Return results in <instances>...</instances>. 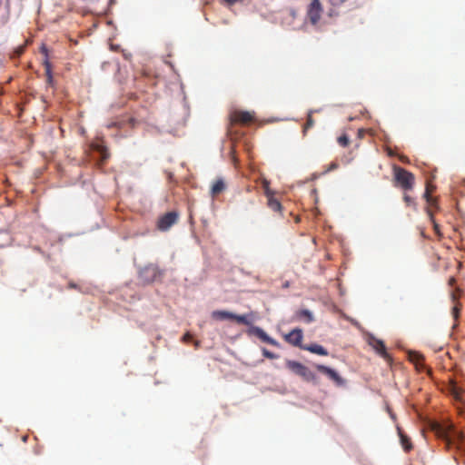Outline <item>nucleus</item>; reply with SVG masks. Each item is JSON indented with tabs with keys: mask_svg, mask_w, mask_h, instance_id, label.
<instances>
[{
	"mask_svg": "<svg viewBox=\"0 0 465 465\" xmlns=\"http://www.w3.org/2000/svg\"><path fill=\"white\" fill-rule=\"evenodd\" d=\"M394 185L401 187L404 192L412 190L415 177L412 173L398 165L393 166Z\"/></svg>",
	"mask_w": 465,
	"mask_h": 465,
	"instance_id": "obj_1",
	"label": "nucleus"
},
{
	"mask_svg": "<svg viewBox=\"0 0 465 465\" xmlns=\"http://www.w3.org/2000/svg\"><path fill=\"white\" fill-rule=\"evenodd\" d=\"M253 114L247 111H234L230 114V124L228 126L227 134L233 139L235 124H247L253 121Z\"/></svg>",
	"mask_w": 465,
	"mask_h": 465,
	"instance_id": "obj_2",
	"label": "nucleus"
},
{
	"mask_svg": "<svg viewBox=\"0 0 465 465\" xmlns=\"http://www.w3.org/2000/svg\"><path fill=\"white\" fill-rule=\"evenodd\" d=\"M252 314H244V315H237L232 312L227 311H213L212 312V317L214 320L223 321V320H233L238 323L250 325L251 320L250 317Z\"/></svg>",
	"mask_w": 465,
	"mask_h": 465,
	"instance_id": "obj_3",
	"label": "nucleus"
},
{
	"mask_svg": "<svg viewBox=\"0 0 465 465\" xmlns=\"http://www.w3.org/2000/svg\"><path fill=\"white\" fill-rule=\"evenodd\" d=\"M323 7L320 0H312L307 6L306 17L310 24L317 25L322 18Z\"/></svg>",
	"mask_w": 465,
	"mask_h": 465,
	"instance_id": "obj_4",
	"label": "nucleus"
},
{
	"mask_svg": "<svg viewBox=\"0 0 465 465\" xmlns=\"http://www.w3.org/2000/svg\"><path fill=\"white\" fill-rule=\"evenodd\" d=\"M178 213L176 212H169L161 216L157 223V228L160 231L169 230L174 223H177Z\"/></svg>",
	"mask_w": 465,
	"mask_h": 465,
	"instance_id": "obj_5",
	"label": "nucleus"
},
{
	"mask_svg": "<svg viewBox=\"0 0 465 465\" xmlns=\"http://www.w3.org/2000/svg\"><path fill=\"white\" fill-rule=\"evenodd\" d=\"M160 276V272L157 267L149 265L144 267L140 272V278L144 283H151Z\"/></svg>",
	"mask_w": 465,
	"mask_h": 465,
	"instance_id": "obj_6",
	"label": "nucleus"
},
{
	"mask_svg": "<svg viewBox=\"0 0 465 465\" xmlns=\"http://www.w3.org/2000/svg\"><path fill=\"white\" fill-rule=\"evenodd\" d=\"M303 338L302 331L299 328L293 329L289 333L284 335V340L292 346L303 349L304 345L302 344Z\"/></svg>",
	"mask_w": 465,
	"mask_h": 465,
	"instance_id": "obj_7",
	"label": "nucleus"
},
{
	"mask_svg": "<svg viewBox=\"0 0 465 465\" xmlns=\"http://www.w3.org/2000/svg\"><path fill=\"white\" fill-rule=\"evenodd\" d=\"M249 331L251 334H253L263 342H266L275 347L280 346V343L275 339L270 337L262 328L258 326H252Z\"/></svg>",
	"mask_w": 465,
	"mask_h": 465,
	"instance_id": "obj_8",
	"label": "nucleus"
},
{
	"mask_svg": "<svg viewBox=\"0 0 465 465\" xmlns=\"http://www.w3.org/2000/svg\"><path fill=\"white\" fill-rule=\"evenodd\" d=\"M316 369L322 372V374L328 376L331 380H332L337 385H342L343 380L342 378L331 368H329L325 365L318 364L316 365Z\"/></svg>",
	"mask_w": 465,
	"mask_h": 465,
	"instance_id": "obj_9",
	"label": "nucleus"
},
{
	"mask_svg": "<svg viewBox=\"0 0 465 465\" xmlns=\"http://www.w3.org/2000/svg\"><path fill=\"white\" fill-rule=\"evenodd\" d=\"M41 52L45 55L43 65L45 69L46 82L49 85H53L54 80L52 74V65L48 58V50L45 45H43L41 48Z\"/></svg>",
	"mask_w": 465,
	"mask_h": 465,
	"instance_id": "obj_10",
	"label": "nucleus"
},
{
	"mask_svg": "<svg viewBox=\"0 0 465 465\" xmlns=\"http://www.w3.org/2000/svg\"><path fill=\"white\" fill-rule=\"evenodd\" d=\"M369 344L375 350V351L380 354L384 359H388L389 355L386 351V347L384 342L381 340L371 337L370 339Z\"/></svg>",
	"mask_w": 465,
	"mask_h": 465,
	"instance_id": "obj_11",
	"label": "nucleus"
},
{
	"mask_svg": "<svg viewBox=\"0 0 465 465\" xmlns=\"http://www.w3.org/2000/svg\"><path fill=\"white\" fill-rule=\"evenodd\" d=\"M266 196L268 198V202H267L268 207L272 211L282 214V203L276 198H274L272 193H271L269 191H266Z\"/></svg>",
	"mask_w": 465,
	"mask_h": 465,
	"instance_id": "obj_12",
	"label": "nucleus"
},
{
	"mask_svg": "<svg viewBox=\"0 0 465 465\" xmlns=\"http://www.w3.org/2000/svg\"><path fill=\"white\" fill-rule=\"evenodd\" d=\"M302 350H305V351H308L310 352H312V353H315V354H318V355H322V356H327L328 355L327 350L324 347H322V345L317 344V343H313V344H311V345H304Z\"/></svg>",
	"mask_w": 465,
	"mask_h": 465,
	"instance_id": "obj_13",
	"label": "nucleus"
},
{
	"mask_svg": "<svg viewBox=\"0 0 465 465\" xmlns=\"http://www.w3.org/2000/svg\"><path fill=\"white\" fill-rule=\"evenodd\" d=\"M298 376L306 381H314L316 380V375L305 365H303Z\"/></svg>",
	"mask_w": 465,
	"mask_h": 465,
	"instance_id": "obj_14",
	"label": "nucleus"
},
{
	"mask_svg": "<svg viewBox=\"0 0 465 465\" xmlns=\"http://www.w3.org/2000/svg\"><path fill=\"white\" fill-rule=\"evenodd\" d=\"M298 376L306 381H314L316 380V375L305 365H303Z\"/></svg>",
	"mask_w": 465,
	"mask_h": 465,
	"instance_id": "obj_15",
	"label": "nucleus"
},
{
	"mask_svg": "<svg viewBox=\"0 0 465 465\" xmlns=\"http://www.w3.org/2000/svg\"><path fill=\"white\" fill-rule=\"evenodd\" d=\"M398 430H399L401 443L403 450L406 452L411 451L412 450V444H411V440L400 429H398Z\"/></svg>",
	"mask_w": 465,
	"mask_h": 465,
	"instance_id": "obj_16",
	"label": "nucleus"
},
{
	"mask_svg": "<svg viewBox=\"0 0 465 465\" xmlns=\"http://www.w3.org/2000/svg\"><path fill=\"white\" fill-rule=\"evenodd\" d=\"M225 189V183L222 179L216 180L212 188H211V193L213 196H216L219 193H221Z\"/></svg>",
	"mask_w": 465,
	"mask_h": 465,
	"instance_id": "obj_17",
	"label": "nucleus"
},
{
	"mask_svg": "<svg viewBox=\"0 0 465 465\" xmlns=\"http://www.w3.org/2000/svg\"><path fill=\"white\" fill-rule=\"evenodd\" d=\"M286 366L291 371H292L296 375H299L302 368L303 367V364H302L299 361L289 360L286 361Z\"/></svg>",
	"mask_w": 465,
	"mask_h": 465,
	"instance_id": "obj_18",
	"label": "nucleus"
},
{
	"mask_svg": "<svg viewBox=\"0 0 465 465\" xmlns=\"http://www.w3.org/2000/svg\"><path fill=\"white\" fill-rule=\"evenodd\" d=\"M91 147L93 150L100 153L104 159H106L108 157L107 148L104 144L100 143H93L91 144Z\"/></svg>",
	"mask_w": 465,
	"mask_h": 465,
	"instance_id": "obj_19",
	"label": "nucleus"
},
{
	"mask_svg": "<svg viewBox=\"0 0 465 465\" xmlns=\"http://www.w3.org/2000/svg\"><path fill=\"white\" fill-rule=\"evenodd\" d=\"M315 111L314 110H311L309 113H308V116H307V121L303 126V134H305L306 132L313 127L314 125V120L312 118V114L314 113Z\"/></svg>",
	"mask_w": 465,
	"mask_h": 465,
	"instance_id": "obj_20",
	"label": "nucleus"
},
{
	"mask_svg": "<svg viewBox=\"0 0 465 465\" xmlns=\"http://www.w3.org/2000/svg\"><path fill=\"white\" fill-rule=\"evenodd\" d=\"M426 213L430 218V221L431 222L432 225H433V229L435 231V232L437 234H440V226L439 224L436 223L434 217H433V213L431 211V209L430 207H427L426 208Z\"/></svg>",
	"mask_w": 465,
	"mask_h": 465,
	"instance_id": "obj_21",
	"label": "nucleus"
},
{
	"mask_svg": "<svg viewBox=\"0 0 465 465\" xmlns=\"http://www.w3.org/2000/svg\"><path fill=\"white\" fill-rule=\"evenodd\" d=\"M434 189H435L434 185H432L430 183H427L425 193H424V195H423V197L426 200V202L431 201V199H432L431 193L434 191Z\"/></svg>",
	"mask_w": 465,
	"mask_h": 465,
	"instance_id": "obj_22",
	"label": "nucleus"
},
{
	"mask_svg": "<svg viewBox=\"0 0 465 465\" xmlns=\"http://www.w3.org/2000/svg\"><path fill=\"white\" fill-rule=\"evenodd\" d=\"M298 316L300 318H304L307 322H312L313 321V316L312 312L308 310H302L298 312Z\"/></svg>",
	"mask_w": 465,
	"mask_h": 465,
	"instance_id": "obj_23",
	"label": "nucleus"
},
{
	"mask_svg": "<svg viewBox=\"0 0 465 465\" xmlns=\"http://www.w3.org/2000/svg\"><path fill=\"white\" fill-rule=\"evenodd\" d=\"M403 201L405 202V203L408 205V206H411L413 207V209L416 210V203L414 201V199L412 197H411L410 195H408L407 193H404L403 195Z\"/></svg>",
	"mask_w": 465,
	"mask_h": 465,
	"instance_id": "obj_24",
	"label": "nucleus"
},
{
	"mask_svg": "<svg viewBox=\"0 0 465 465\" xmlns=\"http://www.w3.org/2000/svg\"><path fill=\"white\" fill-rule=\"evenodd\" d=\"M338 143L341 146L346 147L350 143V139L346 134H342L340 137H338Z\"/></svg>",
	"mask_w": 465,
	"mask_h": 465,
	"instance_id": "obj_25",
	"label": "nucleus"
},
{
	"mask_svg": "<svg viewBox=\"0 0 465 465\" xmlns=\"http://www.w3.org/2000/svg\"><path fill=\"white\" fill-rule=\"evenodd\" d=\"M460 310H461V304L460 302L454 303V306L452 308V315L456 320L459 318Z\"/></svg>",
	"mask_w": 465,
	"mask_h": 465,
	"instance_id": "obj_26",
	"label": "nucleus"
},
{
	"mask_svg": "<svg viewBox=\"0 0 465 465\" xmlns=\"http://www.w3.org/2000/svg\"><path fill=\"white\" fill-rule=\"evenodd\" d=\"M262 356L267 358V359H277L279 356L270 351H268L267 349L263 348L262 350Z\"/></svg>",
	"mask_w": 465,
	"mask_h": 465,
	"instance_id": "obj_27",
	"label": "nucleus"
},
{
	"mask_svg": "<svg viewBox=\"0 0 465 465\" xmlns=\"http://www.w3.org/2000/svg\"><path fill=\"white\" fill-rule=\"evenodd\" d=\"M450 297L454 303L459 302L458 300L460 297V290L459 288H456L453 292H451Z\"/></svg>",
	"mask_w": 465,
	"mask_h": 465,
	"instance_id": "obj_28",
	"label": "nucleus"
},
{
	"mask_svg": "<svg viewBox=\"0 0 465 465\" xmlns=\"http://www.w3.org/2000/svg\"><path fill=\"white\" fill-rule=\"evenodd\" d=\"M437 433L439 434L440 437H441V438L445 439L446 440L450 441L448 433L446 431H444L442 429L439 428L437 430Z\"/></svg>",
	"mask_w": 465,
	"mask_h": 465,
	"instance_id": "obj_29",
	"label": "nucleus"
},
{
	"mask_svg": "<svg viewBox=\"0 0 465 465\" xmlns=\"http://www.w3.org/2000/svg\"><path fill=\"white\" fill-rule=\"evenodd\" d=\"M338 167H339V164L336 162H332L330 163L329 167L326 169V171L324 173H326L331 172L333 170H336Z\"/></svg>",
	"mask_w": 465,
	"mask_h": 465,
	"instance_id": "obj_30",
	"label": "nucleus"
},
{
	"mask_svg": "<svg viewBox=\"0 0 465 465\" xmlns=\"http://www.w3.org/2000/svg\"><path fill=\"white\" fill-rule=\"evenodd\" d=\"M427 203H428L430 207L439 208L438 203H437V199H436V198H434V197H432L431 201L427 202Z\"/></svg>",
	"mask_w": 465,
	"mask_h": 465,
	"instance_id": "obj_31",
	"label": "nucleus"
},
{
	"mask_svg": "<svg viewBox=\"0 0 465 465\" xmlns=\"http://www.w3.org/2000/svg\"><path fill=\"white\" fill-rule=\"evenodd\" d=\"M193 339V336L187 332L185 333L183 336V341H185V342H188L189 341H191Z\"/></svg>",
	"mask_w": 465,
	"mask_h": 465,
	"instance_id": "obj_32",
	"label": "nucleus"
},
{
	"mask_svg": "<svg viewBox=\"0 0 465 465\" xmlns=\"http://www.w3.org/2000/svg\"><path fill=\"white\" fill-rule=\"evenodd\" d=\"M456 282V279L454 277H450L448 281L449 286L452 287Z\"/></svg>",
	"mask_w": 465,
	"mask_h": 465,
	"instance_id": "obj_33",
	"label": "nucleus"
},
{
	"mask_svg": "<svg viewBox=\"0 0 465 465\" xmlns=\"http://www.w3.org/2000/svg\"><path fill=\"white\" fill-rule=\"evenodd\" d=\"M69 287H70V288H74V289H75V288H76V284H74V283H70V284H69Z\"/></svg>",
	"mask_w": 465,
	"mask_h": 465,
	"instance_id": "obj_34",
	"label": "nucleus"
},
{
	"mask_svg": "<svg viewBox=\"0 0 465 465\" xmlns=\"http://www.w3.org/2000/svg\"><path fill=\"white\" fill-rule=\"evenodd\" d=\"M329 15H330V16H332V15H333V11H332V9H331V10H330V12H329Z\"/></svg>",
	"mask_w": 465,
	"mask_h": 465,
	"instance_id": "obj_35",
	"label": "nucleus"
}]
</instances>
